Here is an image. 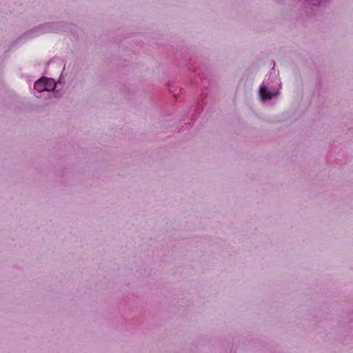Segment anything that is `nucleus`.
I'll return each instance as SVG.
<instances>
[{
  "instance_id": "nucleus-1",
  "label": "nucleus",
  "mask_w": 353,
  "mask_h": 353,
  "mask_svg": "<svg viewBox=\"0 0 353 353\" xmlns=\"http://www.w3.org/2000/svg\"><path fill=\"white\" fill-rule=\"evenodd\" d=\"M281 87V85H279ZM280 94V88L276 90L270 89L264 83L260 85L259 95L263 102L268 101Z\"/></svg>"
},
{
  "instance_id": "nucleus-5",
  "label": "nucleus",
  "mask_w": 353,
  "mask_h": 353,
  "mask_svg": "<svg viewBox=\"0 0 353 353\" xmlns=\"http://www.w3.org/2000/svg\"><path fill=\"white\" fill-rule=\"evenodd\" d=\"M51 31H52V28L50 24L43 25L39 28V33L48 32Z\"/></svg>"
},
{
  "instance_id": "nucleus-3",
  "label": "nucleus",
  "mask_w": 353,
  "mask_h": 353,
  "mask_svg": "<svg viewBox=\"0 0 353 353\" xmlns=\"http://www.w3.org/2000/svg\"><path fill=\"white\" fill-rule=\"evenodd\" d=\"M34 89L39 92H42L45 91V77H41L39 79L37 80L34 85Z\"/></svg>"
},
{
  "instance_id": "nucleus-2",
  "label": "nucleus",
  "mask_w": 353,
  "mask_h": 353,
  "mask_svg": "<svg viewBox=\"0 0 353 353\" xmlns=\"http://www.w3.org/2000/svg\"><path fill=\"white\" fill-rule=\"evenodd\" d=\"M307 6L320 8L325 5L330 0H304Z\"/></svg>"
},
{
  "instance_id": "nucleus-4",
  "label": "nucleus",
  "mask_w": 353,
  "mask_h": 353,
  "mask_svg": "<svg viewBox=\"0 0 353 353\" xmlns=\"http://www.w3.org/2000/svg\"><path fill=\"white\" fill-rule=\"evenodd\" d=\"M56 85L57 84L54 79L45 77V91H52L55 89Z\"/></svg>"
}]
</instances>
